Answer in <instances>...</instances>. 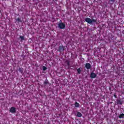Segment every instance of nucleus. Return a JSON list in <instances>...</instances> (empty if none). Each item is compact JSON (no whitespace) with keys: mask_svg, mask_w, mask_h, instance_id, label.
Segmentation results:
<instances>
[{"mask_svg":"<svg viewBox=\"0 0 124 124\" xmlns=\"http://www.w3.org/2000/svg\"><path fill=\"white\" fill-rule=\"evenodd\" d=\"M85 22L88 23V24H92V23H96V19H92L89 17H86L85 18Z\"/></svg>","mask_w":124,"mask_h":124,"instance_id":"1","label":"nucleus"},{"mask_svg":"<svg viewBox=\"0 0 124 124\" xmlns=\"http://www.w3.org/2000/svg\"><path fill=\"white\" fill-rule=\"evenodd\" d=\"M64 48H65V47L62 46V45L60 46L59 47L58 51L60 52V53H62V52H63V51H64Z\"/></svg>","mask_w":124,"mask_h":124,"instance_id":"3","label":"nucleus"},{"mask_svg":"<svg viewBox=\"0 0 124 124\" xmlns=\"http://www.w3.org/2000/svg\"><path fill=\"white\" fill-rule=\"evenodd\" d=\"M43 71L47 70V67H46L45 66H43Z\"/></svg>","mask_w":124,"mask_h":124,"instance_id":"17","label":"nucleus"},{"mask_svg":"<svg viewBox=\"0 0 124 124\" xmlns=\"http://www.w3.org/2000/svg\"><path fill=\"white\" fill-rule=\"evenodd\" d=\"M75 107L78 108V107H80V104L78 102H76L75 103Z\"/></svg>","mask_w":124,"mask_h":124,"instance_id":"10","label":"nucleus"},{"mask_svg":"<svg viewBox=\"0 0 124 124\" xmlns=\"http://www.w3.org/2000/svg\"><path fill=\"white\" fill-rule=\"evenodd\" d=\"M60 22H62V20H60Z\"/></svg>","mask_w":124,"mask_h":124,"instance_id":"20","label":"nucleus"},{"mask_svg":"<svg viewBox=\"0 0 124 124\" xmlns=\"http://www.w3.org/2000/svg\"><path fill=\"white\" fill-rule=\"evenodd\" d=\"M58 28L61 29V30H63L64 29H65V24L62 22H60L59 24H58Z\"/></svg>","mask_w":124,"mask_h":124,"instance_id":"2","label":"nucleus"},{"mask_svg":"<svg viewBox=\"0 0 124 124\" xmlns=\"http://www.w3.org/2000/svg\"><path fill=\"white\" fill-rule=\"evenodd\" d=\"M114 97H115V98H117V97H117V94H114Z\"/></svg>","mask_w":124,"mask_h":124,"instance_id":"19","label":"nucleus"},{"mask_svg":"<svg viewBox=\"0 0 124 124\" xmlns=\"http://www.w3.org/2000/svg\"><path fill=\"white\" fill-rule=\"evenodd\" d=\"M116 101H117L116 103L118 105H123V101L120 99H117Z\"/></svg>","mask_w":124,"mask_h":124,"instance_id":"7","label":"nucleus"},{"mask_svg":"<svg viewBox=\"0 0 124 124\" xmlns=\"http://www.w3.org/2000/svg\"><path fill=\"white\" fill-rule=\"evenodd\" d=\"M90 77L92 79H94L96 77V75L94 73L92 72L90 75Z\"/></svg>","mask_w":124,"mask_h":124,"instance_id":"6","label":"nucleus"},{"mask_svg":"<svg viewBox=\"0 0 124 124\" xmlns=\"http://www.w3.org/2000/svg\"><path fill=\"white\" fill-rule=\"evenodd\" d=\"M44 83L45 85H48V84H49V81H48V80L46 79L44 82Z\"/></svg>","mask_w":124,"mask_h":124,"instance_id":"15","label":"nucleus"},{"mask_svg":"<svg viewBox=\"0 0 124 124\" xmlns=\"http://www.w3.org/2000/svg\"><path fill=\"white\" fill-rule=\"evenodd\" d=\"M82 114L81 113V112L78 111L77 112V117H78V118H81L82 117Z\"/></svg>","mask_w":124,"mask_h":124,"instance_id":"9","label":"nucleus"},{"mask_svg":"<svg viewBox=\"0 0 124 124\" xmlns=\"http://www.w3.org/2000/svg\"><path fill=\"white\" fill-rule=\"evenodd\" d=\"M16 21L18 22V23H22V20H21V18L20 17H18L17 19H16Z\"/></svg>","mask_w":124,"mask_h":124,"instance_id":"11","label":"nucleus"},{"mask_svg":"<svg viewBox=\"0 0 124 124\" xmlns=\"http://www.w3.org/2000/svg\"><path fill=\"white\" fill-rule=\"evenodd\" d=\"M109 1H112V2H115L116 1V0H109Z\"/></svg>","mask_w":124,"mask_h":124,"instance_id":"18","label":"nucleus"},{"mask_svg":"<svg viewBox=\"0 0 124 124\" xmlns=\"http://www.w3.org/2000/svg\"><path fill=\"white\" fill-rule=\"evenodd\" d=\"M9 111L10 113H12V114L16 113V108L13 107H11Z\"/></svg>","mask_w":124,"mask_h":124,"instance_id":"4","label":"nucleus"},{"mask_svg":"<svg viewBox=\"0 0 124 124\" xmlns=\"http://www.w3.org/2000/svg\"><path fill=\"white\" fill-rule=\"evenodd\" d=\"M19 38L20 39L21 41L25 40V36H20Z\"/></svg>","mask_w":124,"mask_h":124,"instance_id":"13","label":"nucleus"},{"mask_svg":"<svg viewBox=\"0 0 124 124\" xmlns=\"http://www.w3.org/2000/svg\"><path fill=\"white\" fill-rule=\"evenodd\" d=\"M85 67L87 69H91L92 68V65L90 63H86L85 64Z\"/></svg>","mask_w":124,"mask_h":124,"instance_id":"5","label":"nucleus"},{"mask_svg":"<svg viewBox=\"0 0 124 124\" xmlns=\"http://www.w3.org/2000/svg\"><path fill=\"white\" fill-rule=\"evenodd\" d=\"M18 71H19V72L20 73H23L24 72V68H19L18 69Z\"/></svg>","mask_w":124,"mask_h":124,"instance_id":"12","label":"nucleus"},{"mask_svg":"<svg viewBox=\"0 0 124 124\" xmlns=\"http://www.w3.org/2000/svg\"><path fill=\"white\" fill-rule=\"evenodd\" d=\"M119 119H122V118H124V113L121 114L119 116Z\"/></svg>","mask_w":124,"mask_h":124,"instance_id":"14","label":"nucleus"},{"mask_svg":"<svg viewBox=\"0 0 124 124\" xmlns=\"http://www.w3.org/2000/svg\"><path fill=\"white\" fill-rule=\"evenodd\" d=\"M77 71L78 74H81V72L82 71V70H81L80 68H78L77 69Z\"/></svg>","mask_w":124,"mask_h":124,"instance_id":"16","label":"nucleus"},{"mask_svg":"<svg viewBox=\"0 0 124 124\" xmlns=\"http://www.w3.org/2000/svg\"><path fill=\"white\" fill-rule=\"evenodd\" d=\"M65 63H66V64L68 66V68H69V67H70V61H69L68 60H66L65 62Z\"/></svg>","mask_w":124,"mask_h":124,"instance_id":"8","label":"nucleus"}]
</instances>
